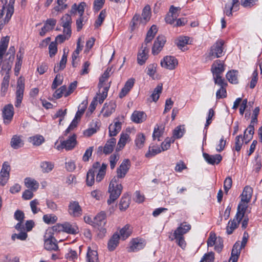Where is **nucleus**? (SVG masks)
<instances>
[{
	"mask_svg": "<svg viewBox=\"0 0 262 262\" xmlns=\"http://www.w3.org/2000/svg\"><path fill=\"white\" fill-rule=\"evenodd\" d=\"M244 137L242 135H238L235 138V146L233 148V150L237 151H240L244 142Z\"/></svg>",
	"mask_w": 262,
	"mask_h": 262,
	"instance_id": "13d9d810",
	"label": "nucleus"
},
{
	"mask_svg": "<svg viewBox=\"0 0 262 262\" xmlns=\"http://www.w3.org/2000/svg\"><path fill=\"white\" fill-rule=\"evenodd\" d=\"M15 0H10L8 5H5L3 6L2 10L0 12V18H2L5 14L4 18V23H8L10 19L14 12L13 4Z\"/></svg>",
	"mask_w": 262,
	"mask_h": 262,
	"instance_id": "0eeeda50",
	"label": "nucleus"
},
{
	"mask_svg": "<svg viewBox=\"0 0 262 262\" xmlns=\"http://www.w3.org/2000/svg\"><path fill=\"white\" fill-rule=\"evenodd\" d=\"M226 78L229 82L236 84L238 82V72L235 70L229 71L226 74Z\"/></svg>",
	"mask_w": 262,
	"mask_h": 262,
	"instance_id": "c03bdc74",
	"label": "nucleus"
},
{
	"mask_svg": "<svg viewBox=\"0 0 262 262\" xmlns=\"http://www.w3.org/2000/svg\"><path fill=\"white\" fill-rule=\"evenodd\" d=\"M107 92L108 87L105 86L103 88V89L101 92H99V93H97V96L91 102L89 107V110L91 113L93 112L95 110L98 102H99L100 104L103 103L107 96Z\"/></svg>",
	"mask_w": 262,
	"mask_h": 262,
	"instance_id": "39448f33",
	"label": "nucleus"
},
{
	"mask_svg": "<svg viewBox=\"0 0 262 262\" xmlns=\"http://www.w3.org/2000/svg\"><path fill=\"white\" fill-rule=\"evenodd\" d=\"M132 120L136 123H140L146 119V115L143 112L134 111L131 117Z\"/></svg>",
	"mask_w": 262,
	"mask_h": 262,
	"instance_id": "5701e85b",
	"label": "nucleus"
},
{
	"mask_svg": "<svg viewBox=\"0 0 262 262\" xmlns=\"http://www.w3.org/2000/svg\"><path fill=\"white\" fill-rule=\"evenodd\" d=\"M65 258L69 261L74 262L78 258V254L75 250L69 249L65 254Z\"/></svg>",
	"mask_w": 262,
	"mask_h": 262,
	"instance_id": "09e8293b",
	"label": "nucleus"
},
{
	"mask_svg": "<svg viewBox=\"0 0 262 262\" xmlns=\"http://www.w3.org/2000/svg\"><path fill=\"white\" fill-rule=\"evenodd\" d=\"M239 6V3L238 0H232L231 3H227L225 5L224 10V14L228 16H232V11H237Z\"/></svg>",
	"mask_w": 262,
	"mask_h": 262,
	"instance_id": "4468645a",
	"label": "nucleus"
},
{
	"mask_svg": "<svg viewBox=\"0 0 262 262\" xmlns=\"http://www.w3.org/2000/svg\"><path fill=\"white\" fill-rule=\"evenodd\" d=\"M14 115L13 106L8 104L4 107L3 111L4 123L8 124L11 122Z\"/></svg>",
	"mask_w": 262,
	"mask_h": 262,
	"instance_id": "2eb2a0df",
	"label": "nucleus"
},
{
	"mask_svg": "<svg viewBox=\"0 0 262 262\" xmlns=\"http://www.w3.org/2000/svg\"><path fill=\"white\" fill-rule=\"evenodd\" d=\"M67 54L66 53L65 51H64L59 64L55 66L54 69V72H58L59 70H63L65 68L67 61Z\"/></svg>",
	"mask_w": 262,
	"mask_h": 262,
	"instance_id": "de8ad7c7",
	"label": "nucleus"
},
{
	"mask_svg": "<svg viewBox=\"0 0 262 262\" xmlns=\"http://www.w3.org/2000/svg\"><path fill=\"white\" fill-rule=\"evenodd\" d=\"M44 138L43 136L37 135L30 137L29 138V141L34 145L39 146L44 142Z\"/></svg>",
	"mask_w": 262,
	"mask_h": 262,
	"instance_id": "8fccbe9b",
	"label": "nucleus"
},
{
	"mask_svg": "<svg viewBox=\"0 0 262 262\" xmlns=\"http://www.w3.org/2000/svg\"><path fill=\"white\" fill-rule=\"evenodd\" d=\"M134 84V80L133 79H128L125 83L124 87L122 89L119 94V97L122 98L129 92L133 88Z\"/></svg>",
	"mask_w": 262,
	"mask_h": 262,
	"instance_id": "2f4dec72",
	"label": "nucleus"
},
{
	"mask_svg": "<svg viewBox=\"0 0 262 262\" xmlns=\"http://www.w3.org/2000/svg\"><path fill=\"white\" fill-rule=\"evenodd\" d=\"M116 104L113 101H110L108 103H105L102 110L103 115L105 117L110 116L115 110Z\"/></svg>",
	"mask_w": 262,
	"mask_h": 262,
	"instance_id": "aec40b11",
	"label": "nucleus"
},
{
	"mask_svg": "<svg viewBox=\"0 0 262 262\" xmlns=\"http://www.w3.org/2000/svg\"><path fill=\"white\" fill-rule=\"evenodd\" d=\"M85 6L86 4L84 2H81L79 5L74 4L72 7L71 13L75 14L77 12L79 16H84L83 13Z\"/></svg>",
	"mask_w": 262,
	"mask_h": 262,
	"instance_id": "c756f323",
	"label": "nucleus"
},
{
	"mask_svg": "<svg viewBox=\"0 0 262 262\" xmlns=\"http://www.w3.org/2000/svg\"><path fill=\"white\" fill-rule=\"evenodd\" d=\"M116 144V139L114 138H111L106 142L103 148V152L105 154H108L112 152Z\"/></svg>",
	"mask_w": 262,
	"mask_h": 262,
	"instance_id": "4c0bfd02",
	"label": "nucleus"
},
{
	"mask_svg": "<svg viewBox=\"0 0 262 262\" xmlns=\"http://www.w3.org/2000/svg\"><path fill=\"white\" fill-rule=\"evenodd\" d=\"M119 159V155L118 154L112 155L110 157V167L111 169H114Z\"/></svg>",
	"mask_w": 262,
	"mask_h": 262,
	"instance_id": "69168bd1",
	"label": "nucleus"
},
{
	"mask_svg": "<svg viewBox=\"0 0 262 262\" xmlns=\"http://www.w3.org/2000/svg\"><path fill=\"white\" fill-rule=\"evenodd\" d=\"M241 221L242 220H237L236 217L233 220L229 221L226 227V232L227 234H232L233 231L238 227V225Z\"/></svg>",
	"mask_w": 262,
	"mask_h": 262,
	"instance_id": "58836bf2",
	"label": "nucleus"
},
{
	"mask_svg": "<svg viewBox=\"0 0 262 262\" xmlns=\"http://www.w3.org/2000/svg\"><path fill=\"white\" fill-rule=\"evenodd\" d=\"M109 72L106 71L101 76L99 79V82L98 84V88L99 89V92L100 93L103 89V88L105 86H107L108 89H109V86L107 84H105V82L107 80L108 78L109 77Z\"/></svg>",
	"mask_w": 262,
	"mask_h": 262,
	"instance_id": "a19ab883",
	"label": "nucleus"
},
{
	"mask_svg": "<svg viewBox=\"0 0 262 262\" xmlns=\"http://www.w3.org/2000/svg\"><path fill=\"white\" fill-rule=\"evenodd\" d=\"M178 11L179 8L174 7L173 6H171L169 9V13L165 17L166 22L171 25L174 24L178 16Z\"/></svg>",
	"mask_w": 262,
	"mask_h": 262,
	"instance_id": "dca6fc26",
	"label": "nucleus"
},
{
	"mask_svg": "<svg viewBox=\"0 0 262 262\" xmlns=\"http://www.w3.org/2000/svg\"><path fill=\"white\" fill-rule=\"evenodd\" d=\"M150 17V8L149 6H146L142 11V17L141 19H142V21L143 23H146L148 21Z\"/></svg>",
	"mask_w": 262,
	"mask_h": 262,
	"instance_id": "603ef678",
	"label": "nucleus"
},
{
	"mask_svg": "<svg viewBox=\"0 0 262 262\" xmlns=\"http://www.w3.org/2000/svg\"><path fill=\"white\" fill-rule=\"evenodd\" d=\"M166 42V38L163 35L158 36L154 42L152 49V53L157 55L162 50Z\"/></svg>",
	"mask_w": 262,
	"mask_h": 262,
	"instance_id": "f8f14e48",
	"label": "nucleus"
},
{
	"mask_svg": "<svg viewBox=\"0 0 262 262\" xmlns=\"http://www.w3.org/2000/svg\"><path fill=\"white\" fill-rule=\"evenodd\" d=\"M15 229L19 231L18 234H13L12 235V239L14 241L16 238L24 241L27 237V234L26 232L25 226L21 223H18L15 226Z\"/></svg>",
	"mask_w": 262,
	"mask_h": 262,
	"instance_id": "ddd939ff",
	"label": "nucleus"
},
{
	"mask_svg": "<svg viewBox=\"0 0 262 262\" xmlns=\"http://www.w3.org/2000/svg\"><path fill=\"white\" fill-rule=\"evenodd\" d=\"M10 169L11 168L9 163L7 162H5L2 165L0 176L4 178H9Z\"/></svg>",
	"mask_w": 262,
	"mask_h": 262,
	"instance_id": "3c124183",
	"label": "nucleus"
},
{
	"mask_svg": "<svg viewBox=\"0 0 262 262\" xmlns=\"http://www.w3.org/2000/svg\"><path fill=\"white\" fill-rule=\"evenodd\" d=\"M174 139L166 138L161 144V149L163 151L167 150L170 146L171 143L173 142Z\"/></svg>",
	"mask_w": 262,
	"mask_h": 262,
	"instance_id": "0e129e2a",
	"label": "nucleus"
},
{
	"mask_svg": "<svg viewBox=\"0 0 262 262\" xmlns=\"http://www.w3.org/2000/svg\"><path fill=\"white\" fill-rule=\"evenodd\" d=\"M24 80L22 78L19 77L17 80V84L16 92V101L15 102V106L17 107H19L21 103L24 96Z\"/></svg>",
	"mask_w": 262,
	"mask_h": 262,
	"instance_id": "423d86ee",
	"label": "nucleus"
},
{
	"mask_svg": "<svg viewBox=\"0 0 262 262\" xmlns=\"http://www.w3.org/2000/svg\"><path fill=\"white\" fill-rule=\"evenodd\" d=\"M184 127L183 126H177L173 132V137L175 139L181 138L184 134Z\"/></svg>",
	"mask_w": 262,
	"mask_h": 262,
	"instance_id": "052dcab7",
	"label": "nucleus"
},
{
	"mask_svg": "<svg viewBox=\"0 0 262 262\" xmlns=\"http://www.w3.org/2000/svg\"><path fill=\"white\" fill-rule=\"evenodd\" d=\"M146 245L145 241L143 238H136L130 243L129 252H137L143 249Z\"/></svg>",
	"mask_w": 262,
	"mask_h": 262,
	"instance_id": "9b49d317",
	"label": "nucleus"
},
{
	"mask_svg": "<svg viewBox=\"0 0 262 262\" xmlns=\"http://www.w3.org/2000/svg\"><path fill=\"white\" fill-rule=\"evenodd\" d=\"M106 164L103 163L102 165L98 162H95L89 170L92 172L95 176L96 175V180L98 182H100L104 178L106 173Z\"/></svg>",
	"mask_w": 262,
	"mask_h": 262,
	"instance_id": "7ed1b4c3",
	"label": "nucleus"
},
{
	"mask_svg": "<svg viewBox=\"0 0 262 262\" xmlns=\"http://www.w3.org/2000/svg\"><path fill=\"white\" fill-rule=\"evenodd\" d=\"M162 85H158L155 89L151 95V97L154 101H157L160 96V94L162 92Z\"/></svg>",
	"mask_w": 262,
	"mask_h": 262,
	"instance_id": "e2e57ef3",
	"label": "nucleus"
},
{
	"mask_svg": "<svg viewBox=\"0 0 262 262\" xmlns=\"http://www.w3.org/2000/svg\"><path fill=\"white\" fill-rule=\"evenodd\" d=\"M203 157L205 160L212 165L219 164L222 160V157L219 154L210 155L206 153L203 154Z\"/></svg>",
	"mask_w": 262,
	"mask_h": 262,
	"instance_id": "412c9836",
	"label": "nucleus"
},
{
	"mask_svg": "<svg viewBox=\"0 0 262 262\" xmlns=\"http://www.w3.org/2000/svg\"><path fill=\"white\" fill-rule=\"evenodd\" d=\"M224 70V64L222 61L216 60L212 65L211 71L213 75H222Z\"/></svg>",
	"mask_w": 262,
	"mask_h": 262,
	"instance_id": "f3484780",
	"label": "nucleus"
},
{
	"mask_svg": "<svg viewBox=\"0 0 262 262\" xmlns=\"http://www.w3.org/2000/svg\"><path fill=\"white\" fill-rule=\"evenodd\" d=\"M164 133V127L162 126H157L155 127L154 131L152 134L154 140L158 139L160 141V137L162 136Z\"/></svg>",
	"mask_w": 262,
	"mask_h": 262,
	"instance_id": "6e6d98bb",
	"label": "nucleus"
},
{
	"mask_svg": "<svg viewBox=\"0 0 262 262\" xmlns=\"http://www.w3.org/2000/svg\"><path fill=\"white\" fill-rule=\"evenodd\" d=\"M129 139V135L127 134L122 133L120 135V139L118 142L116 150H121L125 146Z\"/></svg>",
	"mask_w": 262,
	"mask_h": 262,
	"instance_id": "e433bc0d",
	"label": "nucleus"
},
{
	"mask_svg": "<svg viewBox=\"0 0 262 262\" xmlns=\"http://www.w3.org/2000/svg\"><path fill=\"white\" fill-rule=\"evenodd\" d=\"M146 141L145 136L141 133H138L135 139V144L137 149L142 148L145 144Z\"/></svg>",
	"mask_w": 262,
	"mask_h": 262,
	"instance_id": "bb28decb",
	"label": "nucleus"
},
{
	"mask_svg": "<svg viewBox=\"0 0 262 262\" xmlns=\"http://www.w3.org/2000/svg\"><path fill=\"white\" fill-rule=\"evenodd\" d=\"M84 110H78L76 113L75 118L72 121L68 128L66 130V134L69 133L71 130H73L77 125V120H79L82 115L83 114Z\"/></svg>",
	"mask_w": 262,
	"mask_h": 262,
	"instance_id": "7c9ffc66",
	"label": "nucleus"
},
{
	"mask_svg": "<svg viewBox=\"0 0 262 262\" xmlns=\"http://www.w3.org/2000/svg\"><path fill=\"white\" fill-rule=\"evenodd\" d=\"M86 260L88 262H98V256L97 252L96 250H93L90 247L88 248Z\"/></svg>",
	"mask_w": 262,
	"mask_h": 262,
	"instance_id": "ea45409f",
	"label": "nucleus"
},
{
	"mask_svg": "<svg viewBox=\"0 0 262 262\" xmlns=\"http://www.w3.org/2000/svg\"><path fill=\"white\" fill-rule=\"evenodd\" d=\"M253 193L252 188L249 186H246L241 194L242 201H245L246 202H249L251 200L252 194Z\"/></svg>",
	"mask_w": 262,
	"mask_h": 262,
	"instance_id": "c85d7f7f",
	"label": "nucleus"
},
{
	"mask_svg": "<svg viewBox=\"0 0 262 262\" xmlns=\"http://www.w3.org/2000/svg\"><path fill=\"white\" fill-rule=\"evenodd\" d=\"M69 214L74 217L80 216L82 214V209L78 202L71 201L68 206Z\"/></svg>",
	"mask_w": 262,
	"mask_h": 262,
	"instance_id": "6e6552de",
	"label": "nucleus"
},
{
	"mask_svg": "<svg viewBox=\"0 0 262 262\" xmlns=\"http://www.w3.org/2000/svg\"><path fill=\"white\" fill-rule=\"evenodd\" d=\"M132 231V227L129 225H126L120 230V239H126L130 236Z\"/></svg>",
	"mask_w": 262,
	"mask_h": 262,
	"instance_id": "f704fd0d",
	"label": "nucleus"
},
{
	"mask_svg": "<svg viewBox=\"0 0 262 262\" xmlns=\"http://www.w3.org/2000/svg\"><path fill=\"white\" fill-rule=\"evenodd\" d=\"M76 144V137L75 135L70 137L68 139L61 142L60 145H58L56 148L60 150L65 148L67 150L72 149Z\"/></svg>",
	"mask_w": 262,
	"mask_h": 262,
	"instance_id": "9d476101",
	"label": "nucleus"
},
{
	"mask_svg": "<svg viewBox=\"0 0 262 262\" xmlns=\"http://www.w3.org/2000/svg\"><path fill=\"white\" fill-rule=\"evenodd\" d=\"M45 248L48 250H57L58 246L56 243V239L52 237L45 239Z\"/></svg>",
	"mask_w": 262,
	"mask_h": 262,
	"instance_id": "c9c22d12",
	"label": "nucleus"
},
{
	"mask_svg": "<svg viewBox=\"0 0 262 262\" xmlns=\"http://www.w3.org/2000/svg\"><path fill=\"white\" fill-rule=\"evenodd\" d=\"M245 201H241L238 205L237 212L235 215L237 220H242L244 216L246 210L248 207V203Z\"/></svg>",
	"mask_w": 262,
	"mask_h": 262,
	"instance_id": "b1692460",
	"label": "nucleus"
},
{
	"mask_svg": "<svg viewBox=\"0 0 262 262\" xmlns=\"http://www.w3.org/2000/svg\"><path fill=\"white\" fill-rule=\"evenodd\" d=\"M129 199L127 197L122 198L119 204V208L121 210H126L129 206Z\"/></svg>",
	"mask_w": 262,
	"mask_h": 262,
	"instance_id": "774afa93",
	"label": "nucleus"
},
{
	"mask_svg": "<svg viewBox=\"0 0 262 262\" xmlns=\"http://www.w3.org/2000/svg\"><path fill=\"white\" fill-rule=\"evenodd\" d=\"M106 223V214L100 212L94 218V224L98 226H103Z\"/></svg>",
	"mask_w": 262,
	"mask_h": 262,
	"instance_id": "72a5a7b5",
	"label": "nucleus"
},
{
	"mask_svg": "<svg viewBox=\"0 0 262 262\" xmlns=\"http://www.w3.org/2000/svg\"><path fill=\"white\" fill-rule=\"evenodd\" d=\"M254 133V128L253 125H250L244 132V139L246 143H247L252 139Z\"/></svg>",
	"mask_w": 262,
	"mask_h": 262,
	"instance_id": "37998d69",
	"label": "nucleus"
},
{
	"mask_svg": "<svg viewBox=\"0 0 262 262\" xmlns=\"http://www.w3.org/2000/svg\"><path fill=\"white\" fill-rule=\"evenodd\" d=\"M43 220L46 224H53L57 221V217L53 214H45L43 216Z\"/></svg>",
	"mask_w": 262,
	"mask_h": 262,
	"instance_id": "4d7b16f0",
	"label": "nucleus"
},
{
	"mask_svg": "<svg viewBox=\"0 0 262 262\" xmlns=\"http://www.w3.org/2000/svg\"><path fill=\"white\" fill-rule=\"evenodd\" d=\"M64 231L70 234H76L79 232V229L75 224H71L69 223H65L62 225Z\"/></svg>",
	"mask_w": 262,
	"mask_h": 262,
	"instance_id": "cd10ccee",
	"label": "nucleus"
},
{
	"mask_svg": "<svg viewBox=\"0 0 262 262\" xmlns=\"http://www.w3.org/2000/svg\"><path fill=\"white\" fill-rule=\"evenodd\" d=\"M9 37L8 36L3 37L0 41V53L5 54L7 49Z\"/></svg>",
	"mask_w": 262,
	"mask_h": 262,
	"instance_id": "5fc2aeb1",
	"label": "nucleus"
},
{
	"mask_svg": "<svg viewBox=\"0 0 262 262\" xmlns=\"http://www.w3.org/2000/svg\"><path fill=\"white\" fill-rule=\"evenodd\" d=\"M106 15V11L105 9L102 10L100 13L98 18L96 19L95 23V27L96 28H98L100 27L103 21H104Z\"/></svg>",
	"mask_w": 262,
	"mask_h": 262,
	"instance_id": "bf43d9fd",
	"label": "nucleus"
},
{
	"mask_svg": "<svg viewBox=\"0 0 262 262\" xmlns=\"http://www.w3.org/2000/svg\"><path fill=\"white\" fill-rule=\"evenodd\" d=\"M56 24V20L55 19L53 18L47 19L40 31V35L42 36H44L47 32L52 30Z\"/></svg>",
	"mask_w": 262,
	"mask_h": 262,
	"instance_id": "6ab92c4d",
	"label": "nucleus"
},
{
	"mask_svg": "<svg viewBox=\"0 0 262 262\" xmlns=\"http://www.w3.org/2000/svg\"><path fill=\"white\" fill-rule=\"evenodd\" d=\"M72 23L71 16L68 14H66L61 18L60 24L62 27H71Z\"/></svg>",
	"mask_w": 262,
	"mask_h": 262,
	"instance_id": "864d4df0",
	"label": "nucleus"
},
{
	"mask_svg": "<svg viewBox=\"0 0 262 262\" xmlns=\"http://www.w3.org/2000/svg\"><path fill=\"white\" fill-rule=\"evenodd\" d=\"M24 182L25 186L32 191H35L38 188L39 183L33 179L27 178Z\"/></svg>",
	"mask_w": 262,
	"mask_h": 262,
	"instance_id": "473e14b6",
	"label": "nucleus"
},
{
	"mask_svg": "<svg viewBox=\"0 0 262 262\" xmlns=\"http://www.w3.org/2000/svg\"><path fill=\"white\" fill-rule=\"evenodd\" d=\"M161 151V148L158 146H150L148 148V151L145 154V157L147 158H150L160 153Z\"/></svg>",
	"mask_w": 262,
	"mask_h": 262,
	"instance_id": "a18cd8bd",
	"label": "nucleus"
},
{
	"mask_svg": "<svg viewBox=\"0 0 262 262\" xmlns=\"http://www.w3.org/2000/svg\"><path fill=\"white\" fill-rule=\"evenodd\" d=\"M54 167V164L48 161H43L40 163V168L43 173H49L51 171Z\"/></svg>",
	"mask_w": 262,
	"mask_h": 262,
	"instance_id": "49530a36",
	"label": "nucleus"
},
{
	"mask_svg": "<svg viewBox=\"0 0 262 262\" xmlns=\"http://www.w3.org/2000/svg\"><path fill=\"white\" fill-rule=\"evenodd\" d=\"M120 235L117 233L113 234L108 242V249L110 251L114 250L119 244Z\"/></svg>",
	"mask_w": 262,
	"mask_h": 262,
	"instance_id": "a878e982",
	"label": "nucleus"
},
{
	"mask_svg": "<svg viewBox=\"0 0 262 262\" xmlns=\"http://www.w3.org/2000/svg\"><path fill=\"white\" fill-rule=\"evenodd\" d=\"M10 145L13 149H15L23 146L24 141L22 137L17 135L13 136L11 139Z\"/></svg>",
	"mask_w": 262,
	"mask_h": 262,
	"instance_id": "393cba45",
	"label": "nucleus"
},
{
	"mask_svg": "<svg viewBox=\"0 0 262 262\" xmlns=\"http://www.w3.org/2000/svg\"><path fill=\"white\" fill-rule=\"evenodd\" d=\"M178 64L177 59L172 56H167L161 61L162 67L170 70L174 69Z\"/></svg>",
	"mask_w": 262,
	"mask_h": 262,
	"instance_id": "1a4fd4ad",
	"label": "nucleus"
},
{
	"mask_svg": "<svg viewBox=\"0 0 262 262\" xmlns=\"http://www.w3.org/2000/svg\"><path fill=\"white\" fill-rule=\"evenodd\" d=\"M130 166V162L128 159H125L117 168V176L114 177L110 182L108 187L110 198L107 203L111 205L114 202L120 195L123 187L121 185L120 179L123 178L128 171Z\"/></svg>",
	"mask_w": 262,
	"mask_h": 262,
	"instance_id": "f257e3e1",
	"label": "nucleus"
},
{
	"mask_svg": "<svg viewBox=\"0 0 262 262\" xmlns=\"http://www.w3.org/2000/svg\"><path fill=\"white\" fill-rule=\"evenodd\" d=\"M142 48L143 49L139 51L137 56L138 63L140 65H143L145 63L148 58V53L149 51L148 48L144 47V45H142Z\"/></svg>",
	"mask_w": 262,
	"mask_h": 262,
	"instance_id": "a211bd4d",
	"label": "nucleus"
},
{
	"mask_svg": "<svg viewBox=\"0 0 262 262\" xmlns=\"http://www.w3.org/2000/svg\"><path fill=\"white\" fill-rule=\"evenodd\" d=\"M87 20L86 16H79V17L76 20V27L78 31H79L83 27V23H85Z\"/></svg>",
	"mask_w": 262,
	"mask_h": 262,
	"instance_id": "338daca9",
	"label": "nucleus"
},
{
	"mask_svg": "<svg viewBox=\"0 0 262 262\" xmlns=\"http://www.w3.org/2000/svg\"><path fill=\"white\" fill-rule=\"evenodd\" d=\"M39 204V203L37 199H34L30 202L31 211L33 214H36L40 211V209L37 207Z\"/></svg>",
	"mask_w": 262,
	"mask_h": 262,
	"instance_id": "680f3d73",
	"label": "nucleus"
},
{
	"mask_svg": "<svg viewBox=\"0 0 262 262\" xmlns=\"http://www.w3.org/2000/svg\"><path fill=\"white\" fill-rule=\"evenodd\" d=\"M191 229V225L186 222L181 223L174 231L173 237L171 241L176 240L177 244L182 249L186 247V243L184 239V235Z\"/></svg>",
	"mask_w": 262,
	"mask_h": 262,
	"instance_id": "f03ea898",
	"label": "nucleus"
},
{
	"mask_svg": "<svg viewBox=\"0 0 262 262\" xmlns=\"http://www.w3.org/2000/svg\"><path fill=\"white\" fill-rule=\"evenodd\" d=\"M224 41L217 40L211 47L209 53V56L211 59L219 58L223 55Z\"/></svg>",
	"mask_w": 262,
	"mask_h": 262,
	"instance_id": "20e7f679",
	"label": "nucleus"
},
{
	"mask_svg": "<svg viewBox=\"0 0 262 262\" xmlns=\"http://www.w3.org/2000/svg\"><path fill=\"white\" fill-rule=\"evenodd\" d=\"M122 124L119 121H115L113 123L110 125L109 135L111 137L116 136L121 129Z\"/></svg>",
	"mask_w": 262,
	"mask_h": 262,
	"instance_id": "4be33fe9",
	"label": "nucleus"
},
{
	"mask_svg": "<svg viewBox=\"0 0 262 262\" xmlns=\"http://www.w3.org/2000/svg\"><path fill=\"white\" fill-rule=\"evenodd\" d=\"M189 38L187 36H180L177 40V45L182 50L185 51L187 49L185 48L188 44Z\"/></svg>",
	"mask_w": 262,
	"mask_h": 262,
	"instance_id": "79ce46f5",
	"label": "nucleus"
}]
</instances>
